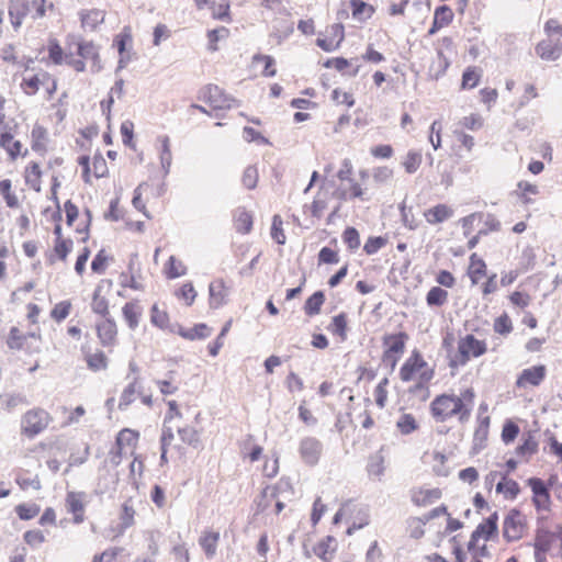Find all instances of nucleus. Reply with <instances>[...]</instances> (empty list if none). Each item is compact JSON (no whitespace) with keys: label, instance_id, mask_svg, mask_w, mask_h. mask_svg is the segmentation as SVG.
<instances>
[{"label":"nucleus","instance_id":"nucleus-1","mask_svg":"<svg viewBox=\"0 0 562 562\" xmlns=\"http://www.w3.org/2000/svg\"><path fill=\"white\" fill-rule=\"evenodd\" d=\"M434 417L439 422H445L452 416H458L461 423L470 417L471 407H468L463 400L456 395H439L431 403Z\"/></svg>","mask_w":562,"mask_h":562},{"label":"nucleus","instance_id":"nucleus-2","mask_svg":"<svg viewBox=\"0 0 562 562\" xmlns=\"http://www.w3.org/2000/svg\"><path fill=\"white\" fill-rule=\"evenodd\" d=\"M434 376V369L423 359L418 351H413L400 370V378L404 382L417 381L423 387Z\"/></svg>","mask_w":562,"mask_h":562},{"label":"nucleus","instance_id":"nucleus-3","mask_svg":"<svg viewBox=\"0 0 562 562\" xmlns=\"http://www.w3.org/2000/svg\"><path fill=\"white\" fill-rule=\"evenodd\" d=\"M49 420V415L44 409L29 411L22 418V431L27 437L33 438L48 426Z\"/></svg>","mask_w":562,"mask_h":562},{"label":"nucleus","instance_id":"nucleus-4","mask_svg":"<svg viewBox=\"0 0 562 562\" xmlns=\"http://www.w3.org/2000/svg\"><path fill=\"white\" fill-rule=\"evenodd\" d=\"M201 99L207 102L213 109H232L238 105V101L226 94L220 87L209 85L201 91Z\"/></svg>","mask_w":562,"mask_h":562},{"label":"nucleus","instance_id":"nucleus-5","mask_svg":"<svg viewBox=\"0 0 562 562\" xmlns=\"http://www.w3.org/2000/svg\"><path fill=\"white\" fill-rule=\"evenodd\" d=\"M525 531L524 517L517 509H512L505 517L503 535L507 541L520 539Z\"/></svg>","mask_w":562,"mask_h":562},{"label":"nucleus","instance_id":"nucleus-6","mask_svg":"<svg viewBox=\"0 0 562 562\" xmlns=\"http://www.w3.org/2000/svg\"><path fill=\"white\" fill-rule=\"evenodd\" d=\"M323 445L315 437H304L301 439L299 445V452L304 463L308 465H315L322 454Z\"/></svg>","mask_w":562,"mask_h":562},{"label":"nucleus","instance_id":"nucleus-7","mask_svg":"<svg viewBox=\"0 0 562 562\" xmlns=\"http://www.w3.org/2000/svg\"><path fill=\"white\" fill-rule=\"evenodd\" d=\"M407 338L408 337L405 333L385 336L383 344L386 349L384 351L383 360L385 362H390L391 366L394 367L397 361V358L394 357V355L403 353Z\"/></svg>","mask_w":562,"mask_h":562},{"label":"nucleus","instance_id":"nucleus-8","mask_svg":"<svg viewBox=\"0 0 562 562\" xmlns=\"http://www.w3.org/2000/svg\"><path fill=\"white\" fill-rule=\"evenodd\" d=\"M497 531V514H492L486 520L480 524L476 529L472 532L471 539L468 544L469 551H473L476 555V542L483 538L488 540Z\"/></svg>","mask_w":562,"mask_h":562},{"label":"nucleus","instance_id":"nucleus-9","mask_svg":"<svg viewBox=\"0 0 562 562\" xmlns=\"http://www.w3.org/2000/svg\"><path fill=\"white\" fill-rule=\"evenodd\" d=\"M458 350L462 361L465 362L471 357L482 356L486 351V346L484 341L476 339L473 335H467L460 339Z\"/></svg>","mask_w":562,"mask_h":562},{"label":"nucleus","instance_id":"nucleus-10","mask_svg":"<svg viewBox=\"0 0 562 562\" xmlns=\"http://www.w3.org/2000/svg\"><path fill=\"white\" fill-rule=\"evenodd\" d=\"M88 495L85 492H68L66 496V507L74 515L76 524L85 519V508L88 502Z\"/></svg>","mask_w":562,"mask_h":562},{"label":"nucleus","instance_id":"nucleus-11","mask_svg":"<svg viewBox=\"0 0 562 562\" xmlns=\"http://www.w3.org/2000/svg\"><path fill=\"white\" fill-rule=\"evenodd\" d=\"M547 369L543 364L524 369L517 378L516 386L519 389L528 385L538 386L544 380Z\"/></svg>","mask_w":562,"mask_h":562},{"label":"nucleus","instance_id":"nucleus-12","mask_svg":"<svg viewBox=\"0 0 562 562\" xmlns=\"http://www.w3.org/2000/svg\"><path fill=\"white\" fill-rule=\"evenodd\" d=\"M536 53L541 59L553 61L561 56L562 44L559 38L555 41L547 38L537 44Z\"/></svg>","mask_w":562,"mask_h":562},{"label":"nucleus","instance_id":"nucleus-13","mask_svg":"<svg viewBox=\"0 0 562 562\" xmlns=\"http://www.w3.org/2000/svg\"><path fill=\"white\" fill-rule=\"evenodd\" d=\"M97 333L102 346L109 347L115 345L117 329L113 319L105 318L104 321L97 324Z\"/></svg>","mask_w":562,"mask_h":562},{"label":"nucleus","instance_id":"nucleus-14","mask_svg":"<svg viewBox=\"0 0 562 562\" xmlns=\"http://www.w3.org/2000/svg\"><path fill=\"white\" fill-rule=\"evenodd\" d=\"M452 207L447 204H437L424 212L425 220L430 225L446 222L453 216Z\"/></svg>","mask_w":562,"mask_h":562},{"label":"nucleus","instance_id":"nucleus-15","mask_svg":"<svg viewBox=\"0 0 562 562\" xmlns=\"http://www.w3.org/2000/svg\"><path fill=\"white\" fill-rule=\"evenodd\" d=\"M30 10L27 0H11L9 4V16L11 24L16 30L21 26L23 19Z\"/></svg>","mask_w":562,"mask_h":562},{"label":"nucleus","instance_id":"nucleus-16","mask_svg":"<svg viewBox=\"0 0 562 562\" xmlns=\"http://www.w3.org/2000/svg\"><path fill=\"white\" fill-rule=\"evenodd\" d=\"M77 54L83 59H92V71L99 72L101 65L99 64V50L92 42L76 41Z\"/></svg>","mask_w":562,"mask_h":562},{"label":"nucleus","instance_id":"nucleus-17","mask_svg":"<svg viewBox=\"0 0 562 562\" xmlns=\"http://www.w3.org/2000/svg\"><path fill=\"white\" fill-rule=\"evenodd\" d=\"M210 306L218 308L226 303L227 290L222 280L214 281L209 286Z\"/></svg>","mask_w":562,"mask_h":562},{"label":"nucleus","instance_id":"nucleus-18","mask_svg":"<svg viewBox=\"0 0 562 562\" xmlns=\"http://www.w3.org/2000/svg\"><path fill=\"white\" fill-rule=\"evenodd\" d=\"M220 541V532L205 530L202 532L199 544L203 549L206 558L211 559L216 554L217 544Z\"/></svg>","mask_w":562,"mask_h":562},{"label":"nucleus","instance_id":"nucleus-19","mask_svg":"<svg viewBox=\"0 0 562 562\" xmlns=\"http://www.w3.org/2000/svg\"><path fill=\"white\" fill-rule=\"evenodd\" d=\"M81 26L83 29L94 30L99 24L104 22L105 13L99 9L82 10L79 13Z\"/></svg>","mask_w":562,"mask_h":562},{"label":"nucleus","instance_id":"nucleus-20","mask_svg":"<svg viewBox=\"0 0 562 562\" xmlns=\"http://www.w3.org/2000/svg\"><path fill=\"white\" fill-rule=\"evenodd\" d=\"M158 142L160 143L159 159L161 169L164 170V175L167 176L170 172V167L172 162L170 139L167 135H162L158 137Z\"/></svg>","mask_w":562,"mask_h":562},{"label":"nucleus","instance_id":"nucleus-21","mask_svg":"<svg viewBox=\"0 0 562 562\" xmlns=\"http://www.w3.org/2000/svg\"><path fill=\"white\" fill-rule=\"evenodd\" d=\"M441 492L438 488H420L413 493L412 499L418 506H426L439 499Z\"/></svg>","mask_w":562,"mask_h":562},{"label":"nucleus","instance_id":"nucleus-22","mask_svg":"<svg viewBox=\"0 0 562 562\" xmlns=\"http://www.w3.org/2000/svg\"><path fill=\"white\" fill-rule=\"evenodd\" d=\"M81 351L85 355L87 366L90 370L100 371V370L106 369L108 358L103 351H97L94 353H90L86 350V347H82Z\"/></svg>","mask_w":562,"mask_h":562},{"label":"nucleus","instance_id":"nucleus-23","mask_svg":"<svg viewBox=\"0 0 562 562\" xmlns=\"http://www.w3.org/2000/svg\"><path fill=\"white\" fill-rule=\"evenodd\" d=\"M234 226L240 234H248L252 228V216L245 209H237L234 213Z\"/></svg>","mask_w":562,"mask_h":562},{"label":"nucleus","instance_id":"nucleus-24","mask_svg":"<svg viewBox=\"0 0 562 562\" xmlns=\"http://www.w3.org/2000/svg\"><path fill=\"white\" fill-rule=\"evenodd\" d=\"M123 317L131 329L138 326L139 317L142 315V307L135 302H127L123 308Z\"/></svg>","mask_w":562,"mask_h":562},{"label":"nucleus","instance_id":"nucleus-25","mask_svg":"<svg viewBox=\"0 0 562 562\" xmlns=\"http://www.w3.org/2000/svg\"><path fill=\"white\" fill-rule=\"evenodd\" d=\"M449 67V61L443 55L442 50H438L428 69V75L432 79H438L441 77L447 68Z\"/></svg>","mask_w":562,"mask_h":562},{"label":"nucleus","instance_id":"nucleus-26","mask_svg":"<svg viewBox=\"0 0 562 562\" xmlns=\"http://www.w3.org/2000/svg\"><path fill=\"white\" fill-rule=\"evenodd\" d=\"M135 509L131 503V501H126L122 505V510L120 514V530L119 533L122 535L127 528L134 525Z\"/></svg>","mask_w":562,"mask_h":562},{"label":"nucleus","instance_id":"nucleus-27","mask_svg":"<svg viewBox=\"0 0 562 562\" xmlns=\"http://www.w3.org/2000/svg\"><path fill=\"white\" fill-rule=\"evenodd\" d=\"M137 386L138 378H134L133 381L128 383V385L123 390L121 394L119 403L120 409H125L130 404H132L135 401L136 395L139 394Z\"/></svg>","mask_w":562,"mask_h":562},{"label":"nucleus","instance_id":"nucleus-28","mask_svg":"<svg viewBox=\"0 0 562 562\" xmlns=\"http://www.w3.org/2000/svg\"><path fill=\"white\" fill-rule=\"evenodd\" d=\"M212 329L205 324H198L193 328H180L179 335L186 339H204L211 335Z\"/></svg>","mask_w":562,"mask_h":562},{"label":"nucleus","instance_id":"nucleus-29","mask_svg":"<svg viewBox=\"0 0 562 562\" xmlns=\"http://www.w3.org/2000/svg\"><path fill=\"white\" fill-rule=\"evenodd\" d=\"M325 295L322 291H316L313 295H311L304 305V312L308 316H314L319 314L321 307L324 304Z\"/></svg>","mask_w":562,"mask_h":562},{"label":"nucleus","instance_id":"nucleus-30","mask_svg":"<svg viewBox=\"0 0 562 562\" xmlns=\"http://www.w3.org/2000/svg\"><path fill=\"white\" fill-rule=\"evenodd\" d=\"M0 146L5 149L12 159L21 155L22 145L19 140H14L10 133H3L0 137Z\"/></svg>","mask_w":562,"mask_h":562},{"label":"nucleus","instance_id":"nucleus-31","mask_svg":"<svg viewBox=\"0 0 562 562\" xmlns=\"http://www.w3.org/2000/svg\"><path fill=\"white\" fill-rule=\"evenodd\" d=\"M328 329L334 334L340 337L341 340L347 339V315L345 313H340L333 317V321L328 327Z\"/></svg>","mask_w":562,"mask_h":562},{"label":"nucleus","instance_id":"nucleus-32","mask_svg":"<svg viewBox=\"0 0 562 562\" xmlns=\"http://www.w3.org/2000/svg\"><path fill=\"white\" fill-rule=\"evenodd\" d=\"M447 301L448 292L440 286H432L426 295V302L429 306H442Z\"/></svg>","mask_w":562,"mask_h":562},{"label":"nucleus","instance_id":"nucleus-33","mask_svg":"<svg viewBox=\"0 0 562 562\" xmlns=\"http://www.w3.org/2000/svg\"><path fill=\"white\" fill-rule=\"evenodd\" d=\"M396 427L402 435H409L418 428V423L412 414H402L396 420Z\"/></svg>","mask_w":562,"mask_h":562},{"label":"nucleus","instance_id":"nucleus-34","mask_svg":"<svg viewBox=\"0 0 562 562\" xmlns=\"http://www.w3.org/2000/svg\"><path fill=\"white\" fill-rule=\"evenodd\" d=\"M350 4L352 9V15L358 20L370 19L374 12V9L371 5L361 0H351Z\"/></svg>","mask_w":562,"mask_h":562},{"label":"nucleus","instance_id":"nucleus-35","mask_svg":"<svg viewBox=\"0 0 562 562\" xmlns=\"http://www.w3.org/2000/svg\"><path fill=\"white\" fill-rule=\"evenodd\" d=\"M178 435L182 442L194 448L200 443V435L198 430L191 426L179 427Z\"/></svg>","mask_w":562,"mask_h":562},{"label":"nucleus","instance_id":"nucleus-36","mask_svg":"<svg viewBox=\"0 0 562 562\" xmlns=\"http://www.w3.org/2000/svg\"><path fill=\"white\" fill-rule=\"evenodd\" d=\"M165 271H166L167 278L176 279L181 276H184L187 272V268L182 261L177 260L175 256H170V258L166 265Z\"/></svg>","mask_w":562,"mask_h":562},{"label":"nucleus","instance_id":"nucleus-37","mask_svg":"<svg viewBox=\"0 0 562 562\" xmlns=\"http://www.w3.org/2000/svg\"><path fill=\"white\" fill-rule=\"evenodd\" d=\"M423 160V156L420 151L411 150L407 153L403 166L407 173H414L418 170Z\"/></svg>","mask_w":562,"mask_h":562},{"label":"nucleus","instance_id":"nucleus-38","mask_svg":"<svg viewBox=\"0 0 562 562\" xmlns=\"http://www.w3.org/2000/svg\"><path fill=\"white\" fill-rule=\"evenodd\" d=\"M552 544V533L547 529H538L533 548L538 550L549 551Z\"/></svg>","mask_w":562,"mask_h":562},{"label":"nucleus","instance_id":"nucleus-39","mask_svg":"<svg viewBox=\"0 0 562 562\" xmlns=\"http://www.w3.org/2000/svg\"><path fill=\"white\" fill-rule=\"evenodd\" d=\"M175 371H169L166 374V379L156 380L155 383L159 387V391L164 395H172L175 394L179 387L173 383Z\"/></svg>","mask_w":562,"mask_h":562},{"label":"nucleus","instance_id":"nucleus-40","mask_svg":"<svg viewBox=\"0 0 562 562\" xmlns=\"http://www.w3.org/2000/svg\"><path fill=\"white\" fill-rule=\"evenodd\" d=\"M26 337L20 331L18 327H12L7 340L8 347L13 350L23 348Z\"/></svg>","mask_w":562,"mask_h":562},{"label":"nucleus","instance_id":"nucleus-41","mask_svg":"<svg viewBox=\"0 0 562 562\" xmlns=\"http://www.w3.org/2000/svg\"><path fill=\"white\" fill-rule=\"evenodd\" d=\"M485 262L476 258L475 255L471 256V265L469 269V274L473 283L477 282V279L485 273Z\"/></svg>","mask_w":562,"mask_h":562},{"label":"nucleus","instance_id":"nucleus-42","mask_svg":"<svg viewBox=\"0 0 562 562\" xmlns=\"http://www.w3.org/2000/svg\"><path fill=\"white\" fill-rule=\"evenodd\" d=\"M0 193L3 195L9 207H16L19 205L16 195L11 192V181L9 179L0 181Z\"/></svg>","mask_w":562,"mask_h":562},{"label":"nucleus","instance_id":"nucleus-43","mask_svg":"<svg viewBox=\"0 0 562 562\" xmlns=\"http://www.w3.org/2000/svg\"><path fill=\"white\" fill-rule=\"evenodd\" d=\"M92 311L102 316L108 314L109 303L108 300L100 295V288L95 289L91 303Z\"/></svg>","mask_w":562,"mask_h":562},{"label":"nucleus","instance_id":"nucleus-44","mask_svg":"<svg viewBox=\"0 0 562 562\" xmlns=\"http://www.w3.org/2000/svg\"><path fill=\"white\" fill-rule=\"evenodd\" d=\"M229 34V30L222 26L215 30H211L207 32V40H209V49L211 52L217 50L216 43L224 37H227Z\"/></svg>","mask_w":562,"mask_h":562},{"label":"nucleus","instance_id":"nucleus-45","mask_svg":"<svg viewBox=\"0 0 562 562\" xmlns=\"http://www.w3.org/2000/svg\"><path fill=\"white\" fill-rule=\"evenodd\" d=\"M342 240L351 250H356L360 246L359 233L355 227H347L345 229Z\"/></svg>","mask_w":562,"mask_h":562},{"label":"nucleus","instance_id":"nucleus-46","mask_svg":"<svg viewBox=\"0 0 562 562\" xmlns=\"http://www.w3.org/2000/svg\"><path fill=\"white\" fill-rule=\"evenodd\" d=\"M212 9V16L215 20L229 21V3L221 2L218 4L213 1L210 7Z\"/></svg>","mask_w":562,"mask_h":562},{"label":"nucleus","instance_id":"nucleus-47","mask_svg":"<svg viewBox=\"0 0 562 562\" xmlns=\"http://www.w3.org/2000/svg\"><path fill=\"white\" fill-rule=\"evenodd\" d=\"M70 310H71V303L69 301H63L54 306V308L52 310L50 316L56 322H61L69 315Z\"/></svg>","mask_w":562,"mask_h":562},{"label":"nucleus","instance_id":"nucleus-48","mask_svg":"<svg viewBox=\"0 0 562 562\" xmlns=\"http://www.w3.org/2000/svg\"><path fill=\"white\" fill-rule=\"evenodd\" d=\"M252 437L250 436L248 440L244 443L241 448V453L245 457H248L251 462L258 461L262 454V448L258 445H252L250 448V441Z\"/></svg>","mask_w":562,"mask_h":562},{"label":"nucleus","instance_id":"nucleus-49","mask_svg":"<svg viewBox=\"0 0 562 562\" xmlns=\"http://www.w3.org/2000/svg\"><path fill=\"white\" fill-rule=\"evenodd\" d=\"M434 19L442 26L448 25L453 19V12L448 5H441L436 9Z\"/></svg>","mask_w":562,"mask_h":562},{"label":"nucleus","instance_id":"nucleus-50","mask_svg":"<svg viewBox=\"0 0 562 562\" xmlns=\"http://www.w3.org/2000/svg\"><path fill=\"white\" fill-rule=\"evenodd\" d=\"M494 330L501 335H507L513 330V324L507 314H503L495 319Z\"/></svg>","mask_w":562,"mask_h":562},{"label":"nucleus","instance_id":"nucleus-51","mask_svg":"<svg viewBox=\"0 0 562 562\" xmlns=\"http://www.w3.org/2000/svg\"><path fill=\"white\" fill-rule=\"evenodd\" d=\"M150 319L155 326L161 329H165L169 322L168 314L165 311H160L157 305H154L151 307Z\"/></svg>","mask_w":562,"mask_h":562},{"label":"nucleus","instance_id":"nucleus-52","mask_svg":"<svg viewBox=\"0 0 562 562\" xmlns=\"http://www.w3.org/2000/svg\"><path fill=\"white\" fill-rule=\"evenodd\" d=\"M265 63V69L262 71V75L266 77H273L277 72L274 66V59L269 55H255L254 56V63Z\"/></svg>","mask_w":562,"mask_h":562},{"label":"nucleus","instance_id":"nucleus-53","mask_svg":"<svg viewBox=\"0 0 562 562\" xmlns=\"http://www.w3.org/2000/svg\"><path fill=\"white\" fill-rule=\"evenodd\" d=\"M243 184L247 189H254L257 186L258 181V170L255 166H248L243 173Z\"/></svg>","mask_w":562,"mask_h":562},{"label":"nucleus","instance_id":"nucleus-54","mask_svg":"<svg viewBox=\"0 0 562 562\" xmlns=\"http://www.w3.org/2000/svg\"><path fill=\"white\" fill-rule=\"evenodd\" d=\"M331 542H334V540L329 537L326 542H319L314 549L315 554L325 562H330L333 558V550H329Z\"/></svg>","mask_w":562,"mask_h":562},{"label":"nucleus","instance_id":"nucleus-55","mask_svg":"<svg viewBox=\"0 0 562 562\" xmlns=\"http://www.w3.org/2000/svg\"><path fill=\"white\" fill-rule=\"evenodd\" d=\"M282 220L279 215H274L272 220L271 237L279 244L285 243V235L282 229Z\"/></svg>","mask_w":562,"mask_h":562},{"label":"nucleus","instance_id":"nucleus-56","mask_svg":"<svg viewBox=\"0 0 562 562\" xmlns=\"http://www.w3.org/2000/svg\"><path fill=\"white\" fill-rule=\"evenodd\" d=\"M71 247H72L71 240L58 238V239H56L54 252L60 260H65L67 255L71 250Z\"/></svg>","mask_w":562,"mask_h":562},{"label":"nucleus","instance_id":"nucleus-57","mask_svg":"<svg viewBox=\"0 0 562 562\" xmlns=\"http://www.w3.org/2000/svg\"><path fill=\"white\" fill-rule=\"evenodd\" d=\"M402 222L405 227H407L411 231H414L417 228L418 224L414 217V214L412 212V209H407L404 203L400 205Z\"/></svg>","mask_w":562,"mask_h":562},{"label":"nucleus","instance_id":"nucleus-58","mask_svg":"<svg viewBox=\"0 0 562 562\" xmlns=\"http://www.w3.org/2000/svg\"><path fill=\"white\" fill-rule=\"evenodd\" d=\"M232 325V321H228L224 327L222 328L220 335L217 336L216 340L209 346V352L211 356L215 357L218 355L220 349L223 347V338L228 333Z\"/></svg>","mask_w":562,"mask_h":562},{"label":"nucleus","instance_id":"nucleus-59","mask_svg":"<svg viewBox=\"0 0 562 562\" xmlns=\"http://www.w3.org/2000/svg\"><path fill=\"white\" fill-rule=\"evenodd\" d=\"M480 80V74L475 70V68H468L462 75V87L463 88H474L477 86Z\"/></svg>","mask_w":562,"mask_h":562},{"label":"nucleus","instance_id":"nucleus-60","mask_svg":"<svg viewBox=\"0 0 562 562\" xmlns=\"http://www.w3.org/2000/svg\"><path fill=\"white\" fill-rule=\"evenodd\" d=\"M40 513L37 505H25L21 504L16 507V514L20 519L29 520L34 518Z\"/></svg>","mask_w":562,"mask_h":562},{"label":"nucleus","instance_id":"nucleus-61","mask_svg":"<svg viewBox=\"0 0 562 562\" xmlns=\"http://www.w3.org/2000/svg\"><path fill=\"white\" fill-rule=\"evenodd\" d=\"M137 441V434L130 429H123L119 432L116 437L117 447H122L123 445L133 446Z\"/></svg>","mask_w":562,"mask_h":562},{"label":"nucleus","instance_id":"nucleus-62","mask_svg":"<svg viewBox=\"0 0 562 562\" xmlns=\"http://www.w3.org/2000/svg\"><path fill=\"white\" fill-rule=\"evenodd\" d=\"M386 244V240L383 238V237H370L364 246H363V250L368 254V255H373L375 252H378L383 246H385Z\"/></svg>","mask_w":562,"mask_h":562},{"label":"nucleus","instance_id":"nucleus-63","mask_svg":"<svg viewBox=\"0 0 562 562\" xmlns=\"http://www.w3.org/2000/svg\"><path fill=\"white\" fill-rule=\"evenodd\" d=\"M333 100L338 104H346L351 108L355 104V99L351 93L335 89L331 93Z\"/></svg>","mask_w":562,"mask_h":562},{"label":"nucleus","instance_id":"nucleus-64","mask_svg":"<svg viewBox=\"0 0 562 562\" xmlns=\"http://www.w3.org/2000/svg\"><path fill=\"white\" fill-rule=\"evenodd\" d=\"M24 541L32 546V547H38L45 541V537L41 530H29L23 536Z\"/></svg>","mask_w":562,"mask_h":562}]
</instances>
